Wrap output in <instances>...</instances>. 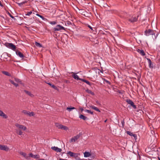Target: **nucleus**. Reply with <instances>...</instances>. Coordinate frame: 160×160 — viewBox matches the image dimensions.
I'll list each match as a JSON object with an SVG mask.
<instances>
[{
  "label": "nucleus",
  "instance_id": "nucleus-1",
  "mask_svg": "<svg viewBox=\"0 0 160 160\" xmlns=\"http://www.w3.org/2000/svg\"><path fill=\"white\" fill-rule=\"evenodd\" d=\"M77 8L79 11V13L81 14L88 17H90L91 16V13L89 11H86L82 9H79L78 7Z\"/></svg>",
  "mask_w": 160,
  "mask_h": 160
},
{
  "label": "nucleus",
  "instance_id": "nucleus-2",
  "mask_svg": "<svg viewBox=\"0 0 160 160\" xmlns=\"http://www.w3.org/2000/svg\"><path fill=\"white\" fill-rule=\"evenodd\" d=\"M111 131L112 132L113 134L120 135L121 134L120 133V132L122 131V130H121V129H119L116 127H113L112 128Z\"/></svg>",
  "mask_w": 160,
  "mask_h": 160
},
{
  "label": "nucleus",
  "instance_id": "nucleus-3",
  "mask_svg": "<svg viewBox=\"0 0 160 160\" xmlns=\"http://www.w3.org/2000/svg\"><path fill=\"white\" fill-rule=\"evenodd\" d=\"M4 45L7 48L12 49L14 51H16V50L17 48L16 46L12 43L6 42L4 44Z\"/></svg>",
  "mask_w": 160,
  "mask_h": 160
},
{
  "label": "nucleus",
  "instance_id": "nucleus-4",
  "mask_svg": "<svg viewBox=\"0 0 160 160\" xmlns=\"http://www.w3.org/2000/svg\"><path fill=\"white\" fill-rule=\"evenodd\" d=\"M155 31L151 29H148V30H146L145 32V34L146 36H149L150 35H155Z\"/></svg>",
  "mask_w": 160,
  "mask_h": 160
},
{
  "label": "nucleus",
  "instance_id": "nucleus-5",
  "mask_svg": "<svg viewBox=\"0 0 160 160\" xmlns=\"http://www.w3.org/2000/svg\"><path fill=\"white\" fill-rule=\"evenodd\" d=\"M55 124L56 127L59 129H61L66 131L68 129V128L65 126H63L58 123H56Z\"/></svg>",
  "mask_w": 160,
  "mask_h": 160
},
{
  "label": "nucleus",
  "instance_id": "nucleus-6",
  "mask_svg": "<svg viewBox=\"0 0 160 160\" xmlns=\"http://www.w3.org/2000/svg\"><path fill=\"white\" fill-rule=\"evenodd\" d=\"M68 155H69L70 157L75 158L76 160H77L78 158V153H75L71 151H69L67 153Z\"/></svg>",
  "mask_w": 160,
  "mask_h": 160
},
{
  "label": "nucleus",
  "instance_id": "nucleus-7",
  "mask_svg": "<svg viewBox=\"0 0 160 160\" xmlns=\"http://www.w3.org/2000/svg\"><path fill=\"white\" fill-rule=\"evenodd\" d=\"M82 132H80L79 134L75 136L73 138H72L70 141V142H75L77 139H78L80 136L82 135Z\"/></svg>",
  "mask_w": 160,
  "mask_h": 160
},
{
  "label": "nucleus",
  "instance_id": "nucleus-8",
  "mask_svg": "<svg viewBox=\"0 0 160 160\" xmlns=\"http://www.w3.org/2000/svg\"><path fill=\"white\" fill-rule=\"evenodd\" d=\"M126 101L128 104L130 105V107H132L134 109H136V105L134 104V102L131 100L129 99H127L126 100Z\"/></svg>",
  "mask_w": 160,
  "mask_h": 160
},
{
  "label": "nucleus",
  "instance_id": "nucleus-9",
  "mask_svg": "<svg viewBox=\"0 0 160 160\" xmlns=\"http://www.w3.org/2000/svg\"><path fill=\"white\" fill-rule=\"evenodd\" d=\"M15 126L19 129L20 130H25L27 129L26 127L22 125H21L18 123H16Z\"/></svg>",
  "mask_w": 160,
  "mask_h": 160
},
{
  "label": "nucleus",
  "instance_id": "nucleus-10",
  "mask_svg": "<svg viewBox=\"0 0 160 160\" xmlns=\"http://www.w3.org/2000/svg\"><path fill=\"white\" fill-rule=\"evenodd\" d=\"M53 29L55 31H59L61 30H65V29L64 27L60 25H57L56 28H53Z\"/></svg>",
  "mask_w": 160,
  "mask_h": 160
},
{
  "label": "nucleus",
  "instance_id": "nucleus-11",
  "mask_svg": "<svg viewBox=\"0 0 160 160\" xmlns=\"http://www.w3.org/2000/svg\"><path fill=\"white\" fill-rule=\"evenodd\" d=\"M0 149L8 151L9 149V148L7 146L0 144Z\"/></svg>",
  "mask_w": 160,
  "mask_h": 160
},
{
  "label": "nucleus",
  "instance_id": "nucleus-12",
  "mask_svg": "<svg viewBox=\"0 0 160 160\" xmlns=\"http://www.w3.org/2000/svg\"><path fill=\"white\" fill-rule=\"evenodd\" d=\"M15 51L16 54L20 57L23 58L24 57V55L18 50H16Z\"/></svg>",
  "mask_w": 160,
  "mask_h": 160
},
{
  "label": "nucleus",
  "instance_id": "nucleus-13",
  "mask_svg": "<svg viewBox=\"0 0 160 160\" xmlns=\"http://www.w3.org/2000/svg\"><path fill=\"white\" fill-rule=\"evenodd\" d=\"M51 148L53 150L57 152H61L62 151V150L61 149L58 148L57 147H56L55 146L52 147Z\"/></svg>",
  "mask_w": 160,
  "mask_h": 160
},
{
  "label": "nucleus",
  "instance_id": "nucleus-14",
  "mask_svg": "<svg viewBox=\"0 0 160 160\" xmlns=\"http://www.w3.org/2000/svg\"><path fill=\"white\" fill-rule=\"evenodd\" d=\"M73 74L72 75V77L74 78L75 79L77 80H79L81 81L82 78H80L76 74V73H75L73 72H72Z\"/></svg>",
  "mask_w": 160,
  "mask_h": 160
},
{
  "label": "nucleus",
  "instance_id": "nucleus-15",
  "mask_svg": "<svg viewBox=\"0 0 160 160\" xmlns=\"http://www.w3.org/2000/svg\"><path fill=\"white\" fill-rule=\"evenodd\" d=\"M138 18L136 17H132L131 18L128 19V21L131 22H133L137 21Z\"/></svg>",
  "mask_w": 160,
  "mask_h": 160
},
{
  "label": "nucleus",
  "instance_id": "nucleus-16",
  "mask_svg": "<svg viewBox=\"0 0 160 160\" xmlns=\"http://www.w3.org/2000/svg\"><path fill=\"white\" fill-rule=\"evenodd\" d=\"M149 63V67L151 68H153V64H152L151 60L149 58H147Z\"/></svg>",
  "mask_w": 160,
  "mask_h": 160
},
{
  "label": "nucleus",
  "instance_id": "nucleus-17",
  "mask_svg": "<svg viewBox=\"0 0 160 160\" xmlns=\"http://www.w3.org/2000/svg\"><path fill=\"white\" fill-rule=\"evenodd\" d=\"M137 51L142 56H144L145 55V53L144 51L142 50H140L139 49H138L137 50Z\"/></svg>",
  "mask_w": 160,
  "mask_h": 160
},
{
  "label": "nucleus",
  "instance_id": "nucleus-18",
  "mask_svg": "<svg viewBox=\"0 0 160 160\" xmlns=\"http://www.w3.org/2000/svg\"><path fill=\"white\" fill-rule=\"evenodd\" d=\"M59 76V73L58 70H56L55 72H53V73L52 74V77H58Z\"/></svg>",
  "mask_w": 160,
  "mask_h": 160
},
{
  "label": "nucleus",
  "instance_id": "nucleus-19",
  "mask_svg": "<svg viewBox=\"0 0 160 160\" xmlns=\"http://www.w3.org/2000/svg\"><path fill=\"white\" fill-rule=\"evenodd\" d=\"M29 158L31 157L32 158H35L38 159L39 158L38 156L37 155H34L32 153H30L29 154Z\"/></svg>",
  "mask_w": 160,
  "mask_h": 160
},
{
  "label": "nucleus",
  "instance_id": "nucleus-20",
  "mask_svg": "<svg viewBox=\"0 0 160 160\" xmlns=\"http://www.w3.org/2000/svg\"><path fill=\"white\" fill-rule=\"evenodd\" d=\"M49 85H50L51 87L53 88V89H54L55 90H58V88L54 85L52 84L50 82H46Z\"/></svg>",
  "mask_w": 160,
  "mask_h": 160
},
{
  "label": "nucleus",
  "instance_id": "nucleus-21",
  "mask_svg": "<svg viewBox=\"0 0 160 160\" xmlns=\"http://www.w3.org/2000/svg\"><path fill=\"white\" fill-rule=\"evenodd\" d=\"M0 116H2L3 118L5 119H6L8 118L7 115L4 114L3 112L1 110H0Z\"/></svg>",
  "mask_w": 160,
  "mask_h": 160
},
{
  "label": "nucleus",
  "instance_id": "nucleus-22",
  "mask_svg": "<svg viewBox=\"0 0 160 160\" xmlns=\"http://www.w3.org/2000/svg\"><path fill=\"white\" fill-rule=\"evenodd\" d=\"M84 154L85 157H89L91 156V153L88 152H85L84 153Z\"/></svg>",
  "mask_w": 160,
  "mask_h": 160
},
{
  "label": "nucleus",
  "instance_id": "nucleus-23",
  "mask_svg": "<svg viewBox=\"0 0 160 160\" xmlns=\"http://www.w3.org/2000/svg\"><path fill=\"white\" fill-rule=\"evenodd\" d=\"M81 81L86 83L87 84L89 85L90 86H91V85L92 84V83H91L90 82H89L88 80H87L83 79H81Z\"/></svg>",
  "mask_w": 160,
  "mask_h": 160
},
{
  "label": "nucleus",
  "instance_id": "nucleus-24",
  "mask_svg": "<svg viewBox=\"0 0 160 160\" xmlns=\"http://www.w3.org/2000/svg\"><path fill=\"white\" fill-rule=\"evenodd\" d=\"M20 154L22 155L24 157H25L27 159H28L29 158V156H28L27 155L26 153L25 152H20Z\"/></svg>",
  "mask_w": 160,
  "mask_h": 160
},
{
  "label": "nucleus",
  "instance_id": "nucleus-25",
  "mask_svg": "<svg viewBox=\"0 0 160 160\" xmlns=\"http://www.w3.org/2000/svg\"><path fill=\"white\" fill-rule=\"evenodd\" d=\"M24 92L28 95L29 96H31V97H33L34 96V95L32 94L30 92L27 91L26 90H24Z\"/></svg>",
  "mask_w": 160,
  "mask_h": 160
},
{
  "label": "nucleus",
  "instance_id": "nucleus-26",
  "mask_svg": "<svg viewBox=\"0 0 160 160\" xmlns=\"http://www.w3.org/2000/svg\"><path fill=\"white\" fill-rule=\"evenodd\" d=\"M90 107L91 108H92V109H93L94 110L96 111H97L99 112H100V110L97 107H95L94 106H90Z\"/></svg>",
  "mask_w": 160,
  "mask_h": 160
},
{
  "label": "nucleus",
  "instance_id": "nucleus-27",
  "mask_svg": "<svg viewBox=\"0 0 160 160\" xmlns=\"http://www.w3.org/2000/svg\"><path fill=\"white\" fill-rule=\"evenodd\" d=\"M85 91L87 92L88 93H90L92 95H94L95 94L93 92H92L91 90L88 89H87Z\"/></svg>",
  "mask_w": 160,
  "mask_h": 160
},
{
  "label": "nucleus",
  "instance_id": "nucleus-28",
  "mask_svg": "<svg viewBox=\"0 0 160 160\" xmlns=\"http://www.w3.org/2000/svg\"><path fill=\"white\" fill-rule=\"evenodd\" d=\"M28 2V1H25L24 2H23L21 3H19V2H16L17 4H18V5H19L20 7H21L24 4H25V3H27Z\"/></svg>",
  "mask_w": 160,
  "mask_h": 160
},
{
  "label": "nucleus",
  "instance_id": "nucleus-29",
  "mask_svg": "<svg viewBox=\"0 0 160 160\" xmlns=\"http://www.w3.org/2000/svg\"><path fill=\"white\" fill-rule=\"evenodd\" d=\"M79 118L81 119H82L83 120H85L87 119V117L86 116H84L82 114H80L79 116Z\"/></svg>",
  "mask_w": 160,
  "mask_h": 160
},
{
  "label": "nucleus",
  "instance_id": "nucleus-30",
  "mask_svg": "<svg viewBox=\"0 0 160 160\" xmlns=\"http://www.w3.org/2000/svg\"><path fill=\"white\" fill-rule=\"evenodd\" d=\"M2 73L8 76H11L10 74L8 72L5 71H2Z\"/></svg>",
  "mask_w": 160,
  "mask_h": 160
},
{
  "label": "nucleus",
  "instance_id": "nucleus-31",
  "mask_svg": "<svg viewBox=\"0 0 160 160\" xmlns=\"http://www.w3.org/2000/svg\"><path fill=\"white\" fill-rule=\"evenodd\" d=\"M76 108L74 107H72V106H70V107H68L67 108V110H68V111H70L72 109H76Z\"/></svg>",
  "mask_w": 160,
  "mask_h": 160
},
{
  "label": "nucleus",
  "instance_id": "nucleus-32",
  "mask_svg": "<svg viewBox=\"0 0 160 160\" xmlns=\"http://www.w3.org/2000/svg\"><path fill=\"white\" fill-rule=\"evenodd\" d=\"M10 82L12 84L14 85L16 87H17L18 86V84L16 83H15L14 82L11 80H9Z\"/></svg>",
  "mask_w": 160,
  "mask_h": 160
},
{
  "label": "nucleus",
  "instance_id": "nucleus-33",
  "mask_svg": "<svg viewBox=\"0 0 160 160\" xmlns=\"http://www.w3.org/2000/svg\"><path fill=\"white\" fill-rule=\"evenodd\" d=\"M36 15L39 17L40 18H41L43 20H47V19L44 18V17H43L42 16L39 14H36Z\"/></svg>",
  "mask_w": 160,
  "mask_h": 160
},
{
  "label": "nucleus",
  "instance_id": "nucleus-34",
  "mask_svg": "<svg viewBox=\"0 0 160 160\" xmlns=\"http://www.w3.org/2000/svg\"><path fill=\"white\" fill-rule=\"evenodd\" d=\"M35 45L38 47H42V44H41L39 43H38L37 42H35Z\"/></svg>",
  "mask_w": 160,
  "mask_h": 160
},
{
  "label": "nucleus",
  "instance_id": "nucleus-35",
  "mask_svg": "<svg viewBox=\"0 0 160 160\" xmlns=\"http://www.w3.org/2000/svg\"><path fill=\"white\" fill-rule=\"evenodd\" d=\"M7 13H8V14L9 15L10 17H11L13 19L15 20H16L15 18L11 14V13L10 12H9L8 11H7Z\"/></svg>",
  "mask_w": 160,
  "mask_h": 160
},
{
  "label": "nucleus",
  "instance_id": "nucleus-36",
  "mask_svg": "<svg viewBox=\"0 0 160 160\" xmlns=\"http://www.w3.org/2000/svg\"><path fill=\"white\" fill-rule=\"evenodd\" d=\"M84 112H87L88 113H90L92 115L93 114V112L91 111V110H85Z\"/></svg>",
  "mask_w": 160,
  "mask_h": 160
},
{
  "label": "nucleus",
  "instance_id": "nucleus-37",
  "mask_svg": "<svg viewBox=\"0 0 160 160\" xmlns=\"http://www.w3.org/2000/svg\"><path fill=\"white\" fill-rule=\"evenodd\" d=\"M22 112L24 113L25 114L29 116V112L28 111L26 110H23L22 111Z\"/></svg>",
  "mask_w": 160,
  "mask_h": 160
},
{
  "label": "nucleus",
  "instance_id": "nucleus-38",
  "mask_svg": "<svg viewBox=\"0 0 160 160\" xmlns=\"http://www.w3.org/2000/svg\"><path fill=\"white\" fill-rule=\"evenodd\" d=\"M17 133L19 135H21L22 134V132L20 130L17 131Z\"/></svg>",
  "mask_w": 160,
  "mask_h": 160
},
{
  "label": "nucleus",
  "instance_id": "nucleus-39",
  "mask_svg": "<svg viewBox=\"0 0 160 160\" xmlns=\"http://www.w3.org/2000/svg\"><path fill=\"white\" fill-rule=\"evenodd\" d=\"M127 133L131 136H132L133 135V133L132 132H131L130 131H126Z\"/></svg>",
  "mask_w": 160,
  "mask_h": 160
},
{
  "label": "nucleus",
  "instance_id": "nucleus-40",
  "mask_svg": "<svg viewBox=\"0 0 160 160\" xmlns=\"http://www.w3.org/2000/svg\"><path fill=\"white\" fill-rule=\"evenodd\" d=\"M14 80H15V81H16V82H17L18 83L21 82V80L17 78H15Z\"/></svg>",
  "mask_w": 160,
  "mask_h": 160
},
{
  "label": "nucleus",
  "instance_id": "nucleus-41",
  "mask_svg": "<svg viewBox=\"0 0 160 160\" xmlns=\"http://www.w3.org/2000/svg\"><path fill=\"white\" fill-rule=\"evenodd\" d=\"M29 116H33L34 115V112H29Z\"/></svg>",
  "mask_w": 160,
  "mask_h": 160
},
{
  "label": "nucleus",
  "instance_id": "nucleus-42",
  "mask_svg": "<svg viewBox=\"0 0 160 160\" xmlns=\"http://www.w3.org/2000/svg\"><path fill=\"white\" fill-rule=\"evenodd\" d=\"M32 13V11L28 12H27V14H26L25 15L26 16H27V15L29 16Z\"/></svg>",
  "mask_w": 160,
  "mask_h": 160
},
{
  "label": "nucleus",
  "instance_id": "nucleus-43",
  "mask_svg": "<svg viewBox=\"0 0 160 160\" xmlns=\"http://www.w3.org/2000/svg\"><path fill=\"white\" fill-rule=\"evenodd\" d=\"M52 25H54L55 24L57 23V22L56 21H52V22H49Z\"/></svg>",
  "mask_w": 160,
  "mask_h": 160
},
{
  "label": "nucleus",
  "instance_id": "nucleus-44",
  "mask_svg": "<svg viewBox=\"0 0 160 160\" xmlns=\"http://www.w3.org/2000/svg\"><path fill=\"white\" fill-rule=\"evenodd\" d=\"M157 63H158V65L160 66V56L159 58L157 61Z\"/></svg>",
  "mask_w": 160,
  "mask_h": 160
},
{
  "label": "nucleus",
  "instance_id": "nucleus-45",
  "mask_svg": "<svg viewBox=\"0 0 160 160\" xmlns=\"http://www.w3.org/2000/svg\"><path fill=\"white\" fill-rule=\"evenodd\" d=\"M118 93H120V94H123V92H124V91H120V90H118V92H117Z\"/></svg>",
  "mask_w": 160,
  "mask_h": 160
},
{
  "label": "nucleus",
  "instance_id": "nucleus-46",
  "mask_svg": "<svg viewBox=\"0 0 160 160\" xmlns=\"http://www.w3.org/2000/svg\"><path fill=\"white\" fill-rule=\"evenodd\" d=\"M115 123L116 124H118L120 127H121V125L119 124V121H115Z\"/></svg>",
  "mask_w": 160,
  "mask_h": 160
},
{
  "label": "nucleus",
  "instance_id": "nucleus-47",
  "mask_svg": "<svg viewBox=\"0 0 160 160\" xmlns=\"http://www.w3.org/2000/svg\"><path fill=\"white\" fill-rule=\"evenodd\" d=\"M90 29H91L93 31V30L92 28L89 25H88L87 26Z\"/></svg>",
  "mask_w": 160,
  "mask_h": 160
},
{
  "label": "nucleus",
  "instance_id": "nucleus-48",
  "mask_svg": "<svg viewBox=\"0 0 160 160\" xmlns=\"http://www.w3.org/2000/svg\"><path fill=\"white\" fill-rule=\"evenodd\" d=\"M133 136L134 138L135 139H137V135L136 134H133V135L132 136Z\"/></svg>",
  "mask_w": 160,
  "mask_h": 160
},
{
  "label": "nucleus",
  "instance_id": "nucleus-49",
  "mask_svg": "<svg viewBox=\"0 0 160 160\" xmlns=\"http://www.w3.org/2000/svg\"><path fill=\"white\" fill-rule=\"evenodd\" d=\"M121 123L122 127H123L124 125V121H122Z\"/></svg>",
  "mask_w": 160,
  "mask_h": 160
},
{
  "label": "nucleus",
  "instance_id": "nucleus-50",
  "mask_svg": "<svg viewBox=\"0 0 160 160\" xmlns=\"http://www.w3.org/2000/svg\"><path fill=\"white\" fill-rule=\"evenodd\" d=\"M67 24L68 25L72 24L71 22L69 21L67 22Z\"/></svg>",
  "mask_w": 160,
  "mask_h": 160
},
{
  "label": "nucleus",
  "instance_id": "nucleus-51",
  "mask_svg": "<svg viewBox=\"0 0 160 160\" xmlns=\"http://www.w3.org/2000/svg\"><path fill=\"white\" fill-rule=\"evenodd\" d=\"M0 6L2 7H4L3 5L2 4L1 2L0 1Z\"/></svg>",
  "mask_w": 160,
  "mask_h": 160
},
{
  "label": "nucleus",
  "instance_id": "nucleus-52",
  "mask_svg": "<svg viewBox=\"0 0 160 160\" xmlns=\"http://www.w3.org/2000/svg\"><path fill=\"white\" fill-rule=\"evenodd\" d=\"M80 109L81 110V112H82V111H84V110L83 109V108H80Z\"/></svg>",
  "mask_w": 160,
  "mask_h": 160
},
{
  "label": "nucleus",
  "instance_id": "nucleus-53",
  "mask_svg": "<svg viewBox=\"0 0 160 160\" xmlns=\"http://www.w3.org/2000/svg\"><path fill=\"white\" fill-rule=\"evenodd\" d=\"M77 160H84V159H81L79 157H78V158Z\"/></svg>",
  "mask_w": 160,
  "mask_h": 160
},
{
  "label": "nucleus",
  "instance_id": "nucleus-54",
  "mask_svg": "<svg viewBox=\"0 0 160 160\" xmlns=\"http://www.w3.org/2000/svg\"><path fill=\"white\" fill-rule=\"evenodd\" d=\"M6 55L7 56H8V54L7 53H5L3 54V55Z\"/></svg>",
  "mask_w": 160,
  "mask_h": 160
},
{
  "label": "nucleus",
  "instance_id": "nucleus-55",
  "mask_svg": "<svg viewBox=\"0 0 160 160\" xmlns=\"http://www.w3.org/2000/svg\"><path fill=\"white\" fill-rule=\"evenodd\" d=\"M158 33H157V34L156 35V36L155 37V38H156L157 37L158 35Z\"/></svg>",
  "mask_w": 160,
  "mask_h": 160
},
{
  "label": "nucleus",
  "instance_id": "nucleus-56",
  "mask_svg": "<svg viewBox=\"0 0 160 160\" xmlns=\"http://www.w3.org/2000/svg\"><path fill=\"white\" fill-rule=\"evenodd\" d=\"M59 160H67V159H62L61 158L59 159Z\"/></svg>",
  "mask_w": 160,
  "mask_h": 160
},
{
  "label": "nucleus",
  "instance_id": "nucleus-57",
  "mask_svg": "<svg viewBox=\"0 0 160 160\" xmlns=\"http://www.w3.org/2000/svg\"><path fill=\"white\" fill-rule=\"evenodd\" d=\"M106 82H107V83H110V82L108 81H106Z\"/></svg>",
  "mask_w": 160,
  "mask_h": 160
},
{
  "label": "nucleus",
  "instance_id": "nucleus-58",
  "mask_svg": "<svg viewBox=\"0 0 160 160\" xmlns=\"http://www.w3.org/2000/svg\"><path fill=\"white\" fill-rule=\"evenodd\" d=\"M21 84H23V83L22 82V81H21V82H19Z\"/></svg>",
  "mask_w": 160,
  "mask_h": 160
},
{
  "label": "nucleus",
  "instance_id": "nucleus-59",
  "mask_svg": "<svg viewBox=\"0 0 160 160\" xmlns=\"http://www.w3.org/2000/svg\"><path fill=\"white\" fill-rule=\"evenodd\" d=\"M96 103H97V104H98V103H99V102H98V101H96Z\"/></svg>",
  "mask_w": 160,
  "mask_h": 160
},
{
  "label": "nucleus",
  "instance_id": "nucleus-60",
  "mask_svg": "<svg viewBox=\"0 0 160 160\" xmlns=\"http://www.w3.org/2000/svg\"><path fill=\"white\" fill-rule=\"evenodd\" d=\"M158 158L159 160H160V158L159 157H158Z\"/></svg>",
  "mask_w": 160,
  "mask_h": 160
},
{
  "label": "nucleus",
  "instance_id": "nucleus-61",
  "mask_svg": "<svg viewBox=\"0 0 160 160\" xmlns=\"http://www.w3.org/2000/svg\"><path fill=\"white\" fill-rule=\"evenodd\" d=\"M100 72H102V73H103V71L102 70H101V71H100Z\"/></svg>",
  "mask_w": 160,
  "mask_h": 160
},
{
  "label": "nucleus",
  "instance_id": "nucleus-62",
  "mask_svg": "<svg viewBox=\"0 0 160 160\" xmlns=\"http://www.w3.org/2000/svg\"><path fill=\"white\" fill-rule=\"evenodd\" d=\"M90 158H94V156H92V157H91Z\"/></svg>",
  "mask_w": 160,
  "mask_h": 160
},
{
  "label": "nucleus",
  "instance_id": "nucleus-63",
  "mask_svg": "<svg viewBox=\"0 0 160 160\" xmlns=\"http://www.w3.org/2000/svg\"><path fill=\"white\" fill-rule=\"evenodd\" d=\"M1 17H2V18H4V17H3V16H1Z\"/></svg>",
  "mask_w": 160,
  "mask_h": 160
},
{
  "label": "nucleus",
  "instance_id": "nucleus-64",
  "mask_svg": "<svg viewBox=\"0 0 160 160\" xmlns=\"http://www.w3.org/2000/svg\"><path fill=\"white\" fill-rule=\"evenodd\" d=\"M139 159H140V158H141V157L139 155Z\"/></svg>",
  "mask_w": 160,
  "mask_h": 160
}]
</instances>
